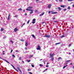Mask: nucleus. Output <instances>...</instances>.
<instances>
[{
    "instance_id": "obj_37",
    "label": "nucleus",
    "mask_w": 74,
    "mask_h": 74,
    "mask_svg": "<svg viewBox=\"0 0 74 74\" xmlns=\"http://www.w3.org/2000/svg\"><path fill=\"white\" fill-rule=\"evenodd\" d=\"M59 1L60 2H62V1H63V0H59Z\"/></svg>"
},
{
    "instance_id": "obj_33",
    "label": "nucleus",
    "mask_w": 74,
    "mask_h": 74,
    "mask_svg": "<svg viewBox=\"0 0 74 74\" xmlns=\"http://www.w3.org/2000/svg\"><path fill=\"white\" fill-rule=\"evenodd\" d=\"M19 60H21V57H20L19 58Z\"/></svg>"
},
{
    "instance_id": "obj_57",
    "label": "nucleus",
    "mask_w": 74,
    "mask_h": 74,
    "mask_svg": "<svg viewBox=\"0 0 74 74\" xmlns=\"http://www.w3.org/2000/svg\"><path fill=\"white\" fill-rule=\"evenodd\" d=\"M36 2H37V1H38V0H36Z\"/></svg>"
},
{
    "instance_id": "obj_45",
    "label": "nucleus",
    "mask_w": 74,
    "mask_h": 74,
    "mask_svg": "<svg viewBox=\"0 0 74 74\" xmlns=\"http://www.w3.org/2000/svg\"><path fill=\"white\" fill-rule=\"evenodd\" d=\"M30 60H27V62H30Z\"/></svg>"
},
{
    "instance_id": "obj_24",
    "label": "nucleus",
    "mask_w": 74,
    "mask_h": 74,
    "mask_svg": "<svg viewBox=\"0 0 74 74\" xmlns=\"http://www.w3.org/2000/svg\"><path fill=\"white\" fill-rule=\"evenodd\" d=\"M4 30V29H3V28H1V32H3Z\"/></svg>"
},
{
    "instance_id": "obj_47",
    "label": "nucleus",
    "mask_w": 74,
    "mask_h": 74,
    "mask_svg": "<svg viewBox=\"0 0 74 74\" xmlns=\"http://www.w3.org/2000/svg\"><path fill=\"white\" fill-rule=\"evenodd\" d=\"M49 66V65H47V66H46V67H48Z\"/></svg>"
},
{
    "instance_id": "obj_21",
    "label": "nucleus",
    "mask_w": 74,
    "mask_h": 74,
    "mask_svg": "<svg viewBox=\"0 0 74 74\" xmlns=\"http://www.w3.org/2000/svg\"><path fill=\"white\" fill-rule=\"evenodd\" d=\"M18 11H22V8H20L18 9Z\"/></svg>"
},
{
    "instance_id": "obj_58",
    "label": "nucleus",
    "mask_w": 74,
    "mask_h": 74,
    "mask_svg": "<svg viewBox=\"0 0 74 74\" xmlns=\"http://www.w3.org/2000/svg\"><path fill=\"white\" fill-rule=\"evenodd\" d=\"M47 64H49V63L47 62Z\"/></svg>"
},
{
    "instance_id": "obj_53",
    "label": "nucleus",
    "mask_w": 74,
    "mask_h": 74,
    "mask_svg": "<svg viewBox=\"0 0 74 74\" xmlns=\"http://www.w3.org/2000/svg\"><path fill=\"white\" fill-rule=\"evenodd\" d=\"M27 70H28V71H30L31 70L30 69H28Z\"/></svg>"
},
{
    "instance_id": "obj_43",
    "label": "nucleus",
    "mask_w": 74,
    "mask_h": 74,
    "mask_svg": "<svg viewBox=\"0 0 74 74\" xmlns=\"http://www.w3.org/2000/svg\"><path fill=\"white\" fill-rule=\"evenodd\" d=\"M32 67H34V65L32 64Z\"/></svg>"
},
{
    "instance_id": "obj_36",
    "label": "nucleus",
    "mask_w": 74,
    "mask_h": 74,
    "mask_svg": "<svg viewBox=\"0 0 74 74\" xmlns=\"http://www.w3.org/2000/svg\"><path fill=\"white\" fill-rule=\"evenodd\" d=\"M36 23V22L34 21L32 22V23H33V24L34 23Z\"/></svg>"
},
{
    "instance_id": "obj_31",
    "label": "nucleus",
    "mask_w": 74,
    "mask_h": 74,
    "mask_svg": "<svg viewBox=\"0 0 74 74\" xmlns=\"http://www.w3.org/2000/svg\"><path fill=\"white\" fill-rule=\"evenodd\" d=\"M62 59V58L61 57H59L58 58V59Z\"/></svg>"
},
{
    "instance_id": "obj_15",
    "label": "nucleus",
    "mask_w": 74,
    "mask_h": 74,
    "mask_svg": "<svg viewBox=\"0 0 74 74\" xmlns=\"http://www.w3.org/2000/svg\"><path fill=\"white\" fill-rule=\"evenodd\" d=\"M58 9H59V11H60L61 10H62V9L58 7Z\"/></svg>"
},
{
    "instance_id": "obj_29",
    "label": "nucleus",
    "mask_w": 74,
    "mask_h": 74,
    "mask_svg": "<svg viewBox=\"0 0 74 74\" xmlns=\"http://www.w3.org/2000/svg\"><path fill=\"white\" fill-rule=\"evenodd\" d=\"M30 22V20H29L28 22H27V24H29V23Z\"/></svg>"
},
{
    "instance_id": "obj_13",
    "label": "nucleus",
    "mask_w": 74,
    "mask_h": 74,
    "mask_svg": "<svg viewBox=\"0 0 74 74\" xmlns=\"http://www.w3.org/2000/svg\"><path fill=\"white\" fill-rule=\"evenodd\" d=\"M33 55H30L29 57V58H32V57H33Z\"/></svg>"
},
{
    "instance_id": "obj_23",
    "label": "nucleus",
    "mask_w": 74,
    "mask_h": 74,
    "mask_svg": "<svg viewBox=\"0 0 74 74\" xmlns=\"http://www.w3.org/2000/svg\"><path fill=\"white\" fill-rule=\"evenodd\" d=\"M60 42H58V43H56L55 44L56 45H58V44H60Z\"/></svg>"
},
{
    "instance_id": "obj_34",
    "label": "nucleus",
    "mask_w": 74,
    "mask_h": 74,
    "mask_svg": "<svg viewBox=\"0 0 74 74\" xmlns=\"http://www.w3.org/2000/svg\"><path fill=\"white\" fill-rule=\"evenodd\" d=\"M68 10L70 9V7L69 6H68Z\"/></svg>"
},
{
    "instance_id": "obj_20",
    "label": "nucleus",
    "mask_w": 74,
    "mask_h": 74,
    "mask_svg": "<svg viewBox=\"0 0 74 74\" xmlns=\"http://www.w3.org/2000/svg\"><path fill=\"white\" fill-rule=\"evenodd\" d=\"M11 66L13 67V68L14 69H15V67L13 66V65L12 64H11Z\"/></svg>"
},
{
    "instance_id": "obj_2",
    "label": "nucleus",
    "mask_w": 74,
    "mask_h": 74,
    "mask_svg": "<svg viewBox=\"0 0 74 74\" xmlns=\"http://www.w3.org/2000/svg\"><path fill=\"white\" fill-rule=\"evenodd\" d=\"M44 37H46L47 38H49L51 37V36L49 35H46L44 36Z\"/></svg>"
},
{
    "instance_id": "obj_61",
    "label": "nucleus",
    "mask_w": 74,
    "mask_h": 74,
    "mask_svg": "<svg viewBox=\"0 0 74 74\" xmlns=\"http://www.w3.org/2000/svg\"><path fill=\"white\" fill-rule=\"evenodd\" d=\"M73 69H74V66H73Z\"/></svg>"
},
{
    "instance_id": "obj_12",
    "label": "nucleus",
    "mask_w": 74,
    "mask_h": 74,
    "mask_svg": "<svg viewBox=\"0 0 74 74\" xmlns=\"http://www.w3.org/2000/svg\"><path fill=\"white\" fill-rule=\"evenodd\" d=\"M10 14H9V15L8 17V18H7L8 20H9V19H10Z\"/></svg>"
},
{
    "instance_id": "obj_41",
    "label": "nucleus",
    "mask_w": 74,
    "mask_h": 74,
    "mask_svg": "<svg viewBox=\"0 0 74 74\" xmlns=\"http://www.w3.org/2000/svg\"><path fill=\"white\" fill-rule=\"evenodd\" d=\"M66 9H64V11H66Z\"/></svg>"
},
{
    "instance_id": "obj_40",
    "label": "nucleus",
    "mask_w": 74,
    "mask_h": 74,
    "mask_svg": "<svg viewBox=\"0 0 74 74\" xmlns=\"http://www.w3.org/2000/svg\"><path fill=\"white\" fill-rule=\"evenodd\" d=\"M12 51H13V50L12 49H11L10 52V53H12Z\"/></svg>"
},
{
    "instance_id": "obj_19",
    "label": "nucleus",
    "mask_w": 74,
    "mask_h": 74,
    "mask_svg": "<svg viewBox=\"0 0 74 74\" xmlns=\"http://www.w3.org/2000/svg\"><path fill=\"white\" fill-rule=\"evenodd\" d=\"M67 67V65H66V66H64L63 67V69H64V68H65V67Z\"/></svg>"
},
{
    "instance_id": "obj_56",
    "label": "nucleus",
    "mask_w": 74,
    "mask_h": 74,
    "mask_svg": "<svg viewBox=\"0 0 74 74\" xmlns=\"http://www.w3.org/2000/svg\"><path fill=\"white\" fill-rule=\"evenodd\" d=\"M25 25V23H23V25Z\"/></svg>"
},
{
    "instance_id": "obj_35",
    "label": "nucleus",
    "mask_w": 74,
    "mask_h": 74,
    "mask_svg": "<svg viewBox=\"0 0 74 74\" xmlns=\"http://www.w3.org/2000/svg\"><path fill=\"white\" fill-rule=\"evenodd\" d=\"M70 61H71V60H67L66 62H70Z\"/></svg>"
},
{
    "instance_id": "obj_52",
    "label": "nucleus",
    "mask_w": 74,
    "mask_h": 74,
    "mask_svg": "<svg viewBox=\"0 0 74 74\" xmlns=\"http://www.w3.org/2000/svg\"><path fill=\"white\" fill-rule=\"evenodd\" d=\"M51 12L50 11H49L48 12L49 14Z\"/></svg>"
},
{
    "instance_id": "obj_64",
    "label": "nucleus",
    "mask_w": 74,
    "mask_h": 74,
    "mask_svg": "<svg viewBox=\"0 0 74 74\" xmlns=\"http://www.w3.org/2000/svg\"><path fill=\"white\" fill-rule=\"evenodd\" d=\"M20 71L21 73H22V71H21H21Z\"/></svg>"
},
{
    "instance_id": "obj_38",
    "label": "nucleus",
    "mask_w": 74,
    "mask_h": 74,
    "mask_svg": "<svg viewBox=\"0 0 74 74\" xmlns=\"http://www.w3.org/2000/svg\"><path fill=\"white\" fill-rule=\"evenodd\" d=\"M25 50H27V47H25Z\"/></svg>"
},
{
    "instance_id": "obj_27",
    "label": "nucleus",
    "mask_w": 74,
    "mask_h": 74,
    "mask_svg": "<svg viewBox=\"0 0 74 74\" xmlns=\"http://www.w3.org/2000/svg\"><path fill=\"white\" fill-rule=\"evenodd\" d=\"M39 66H41V67L43 66V65L42 64H40Z\"/></svg>"
},
{
    "instance_id": "obj_63",
    "label": "nucleus",
    "mask_w": 74,
    "mask_h": 74,
    "mask_svg": "<svg viewBox=\"0 0 74 74\" xmlns=\"http://www.w3.org/2000/svg\"><path fill=\"white\" fill-rule=\"evenodd\" d=\"M46 71V70H44V71H43L44 72H45V71Z\"/></svg>"
},
{
    "instance_id": "obj_6",
    "label": "nucleus",
    "mask_w": 74,
    "mask_h": 74,
    "mask_svg": "<svg viewBox=\"0 0 74 74\" xmlns=\"http://www.w3.org/2000/svg\"><path fill=\"white\" fill-rule=\"evenodd\" d=\"M18 30L17 29V28L16 27L14 29V31L15 32H16V31H18Z\"/></svg>"
},
{
    "instance_id": "obj_54",
    "label": "nucleus",
    "mask_w": 74,
    "mask_h": 74,
    "mask_svg": "<svg viewBox=\"0 0 74 74\" xmlns=\"http://www.w3.org/2000/svg\"><path fill=\"white\" fill-rule=\"evenodd\" d=\"M35 12H37V10H36L35 11Z\"/></svg>"
},
{
    "instance_id": "obj_18",
    "label": "nucleus",
    "mask_w": 74,
    "mask_h": 74,
    "mask_svg": "<svg viewBox=\"0 0 74 74\" xmlns=\"http://www.w3.org/2000/svg\"><path fill=\"white\" fill-rule=\"evenodd\" d=\"M32 36L33 37H34V38L36 39V37H35V36H34V34L32 35Z\"/></svg>"
},
{
    "instance_id": "obj_26",
    "label": "nucleus",
    "mask_w": 74,
    "mask_h": 74,
    "mask_svg": "<svg viewBox=\"0 0 74 74\" xmlns=\"http://www.w3.org/2000/svg\"><path fill=\"white\" fill-rule=\"evenodd\" d=\"M33 21H36V19H33Z\"/></svg>"
},
{
    "instance_id": "obj_22",
    "label": "nucleus",
    "mask_w": 74,
    "mask_h": 74,
    "mask_svg": "<svg viewBox=\"0 0 74 74\" xmlns=\"http://www.w3.org/2000/svg\"><path fill=\"white\" fill-rule=\"evenodd\" d=\"M60 7H63V8H64V5H61L60 6Z\"/></svg>"
},
{
    "instance_id": "obj_14",
    "label": "nucleus",
    "mask_w": 74,
    "mask_h": 74,
    "mask_svg": "<svg viewBox=\"0 0 74 74\" xmlns=\"http://www.w3.org/2000/svg\"><path fill=\"white\" fill-rule=\"evenodd\" d=\"M51 59L52 61H53L54 59V58H53V57H51Z\"/></svg>"
},
{
    "instance_id": "obj_10",
    "label": "nucleus",
    "mask_w": 74,
    "mask_h": 74,
    "mask_svg": "<svg viewBox=\"0 0 74 74\" xmlns=\"http://www.w3.org/2000/svg\"><path fill=\"white\" fill-rule=\"evenodd\" d=\"M4 60L5 61V62H7V63H8L9 64H10V62H8V61H7V60H5V59H4Z\"/></svg>"
},
{
    "instance_id": "obj_55",
    "label": "nucleus",
    "mask_w": 74,
    "mask_h": 74,
    "mask_svg": "<svg viewBox=\"0 0 74 74\" xmlns=\"http://www.w3.org/2000/svg\"><path fill=\"white\" fill-rule=\"evenodd\" d=\"M70 64H71V65H73V64L72 63H71Z\"/></svg>"
},
{
    "instance_id": "obj_1",
    "label": "nucleus",
    "mask_w": 74,
    "mask_h": 74,
    "mask_svg": "<svg viewBox=\"0 0 74 74\" xmlns=\"http://www.w3.org/2000/svg\"><path fill=\"white\" fill-rule=\"evenodd\" d=\"M26 10H27V11H31L30 14H32L33 12V10L28 9H26Z\"/></svg>"
},
{
    "instance_id": "obj_16",
    "label": "nucleus",
    "mask_w": 74,
    "mask_h": 74,
    "mask_svg": "<svg viewBox=\"0 0 74 74\" xmlns=\"http://www.w3.org/2000/svg\"><path fill=\"white\" fill-rule=\"evenodd\" d=\"M17 69L18 70H19V71H21V70L20 69V68H19V67H17Z\"/></svg>"
},
{
    "instance_id": "obj_51",
    "label": "nucleus",
    "mask_w": 74,
    "mask_h": 74,
    "mask_svg": "<svg viewBox=\"0 0 74 74\" xmlns=\"http://www.w3.org/2000/svg\"><path fill=\"white\" fill-rule=\"evenodd\" d=\"M22 62H23V63H25V62H24V61H22Z\"/></svg>"
},
{
    "instance_id": "obj_42",
    "label": "nucleus",
    "mask_w": 74,
    "mask_h": 74,
    "mask_svg": "<svg viewBox=\"0 0 74 74\" xmlns=\"http://www.w3.org/2000/svg\"><path fill=\"white\" fill-rule=\"evenodd\" d=\"M15 52H19V51H18V50H16Z\"/></svg>"
},
{
    "instance_id": "obj_46",
    "label": "nucleus",
    "mask_w": 74,
    "mask_h": 74,
    "mask_svg": "<svg viewBox=\"0 0 74 74\" xmlns=\"http://www.w3.org/2000/svg\"><path fill=\"white\" fill-rule=\"evenodd\" d=\"M15 70L17 72H18V70H16V69H15Z\"/></svg>"
},
{
    "instance_id": "obj_30",
    "label": "nucleus",
    "mask_w": 74,
    "mask_h": 74,
    "mask_svg": "<svg viewBox=\"0 0 74 74\" xmlns=\"http://www.w3.org/2000/svg\"><path fill=\"white\" fill-rule=\"evenodd\" d=\"M71 45H72L71 44H70L69 45V47H70L71 46Z\"/></svg>"
},
{
    "instance_id": "obj_60",
    "label": "nucleus",
    "mask_w": 74,
    "mask_h": 74,
    "mask_svg": "<svg viewBox=\"0 0 74 74\" xmlns=\"http://www.w3.org/2000/svg\"><path fill=\"white\" fill-rule=\"evenodd\" d=\"M69 55H71V53H69Z\"/></svg>"
},
{
    "instance_id": "obj_25",
    "label": "nucleus",
    "mask_w": 74,
    "mask_h": 74,
    "mask_svg": "<svg viewBox=\"0 0 74 74\" xmlns=\"http://www.w3.org/2000/svg\"><path fill=\"white\" fill-rule=\"evenodd\" d=\"M73 0H68V1H73Z\"/></svg>"
},
{
    "instance_id": "obj_50",
    "label": "nucleus",
    "mask_w": 74,
    "mask_h": 74,
    "mask_svg": "<svg viewBox=\"0 0 74 74\" xmlns=\"http://www.w3.org/2000/svg\"><path fill=\"white\" fill-rule=\"evenodd\" d=\"M29 74H32V73L31 72H29Z\"/></svg>"
},
{
    "instance_id": "obj_48",
    "label": "nucleus",
    "mask_w": 74,
    "mask_h": 74,
    "mask_svg": "<svg viewBox=\"0 0 74 74\" xmlns=\"http://www.w3.org/2000/svg\"><path fill=\"white\" fill-rule=\"evenodd\" d=\"M53 22H55V23L57 22V21H53Z\"/></svg>"
},
{
    "instance_id": "obj_7",
    "label": "nucleus",
    "mask_w": 74,
    "mask_h": 74,
    "mask_svg": "<svg viewBox=\"0 0 74 74\" xmlns=\"http://www.w3.org/2000/svg\"><path fill=\"white\" fill-rule=\"evenodd\" d=\"M45 13L44 12H43L40 15V16H42Z\"/></svg>"
},
{
    "instance_id": "obj_44",
    "label": "nucleus",
    "mask_w": 74,
    "mask_h": 74,
    "mask_svg": "<svg viewBox=\"0 0 74 74\" xmlns=\"http://www.w3.org/2000/svg\"><path fill=\"white\" fill-rule=\"evenodd\" d=\"M18 15H15L14 16V17H18Z\"/></svg>"
},
{
    "instance_id": "obj_4",
    "label": "nucleus",
    "mask_w": 74,
    "mask_h": 74,
    "mask_svg": "<svg viewBox=\"0 0 74 74\" xmlns=\"http://www.w3.org/2000/svg\"><path fill=\"white\" fill-rule=\"evenodd\" d=\"M51 6H52V5H51V4H50L48 6V8H51Z\"/></svg>"
},
{
    "instance_id": "obj_62",
    "label": "nucleus",
    "mask_w": 74,
    "mask_h": 74,
    "mask_svg": "<svg viewBox=\"0 0 74 74\" xmlns=\"http://www.w3.org/2000/svg\"><path fill=\"white\" fill-rule=\"evenodd\" d=\"M42 60V59H41L40 60V61H41V60Z\"/></svg>"
},
{
    "instance_id": "obj_59",
    "label": "nucleus",
    "mask_w": 74,
    "mask_h": 74,
    "mask_svg": "<svg viewBox=\"0 0 74 74\" xmlns=\"http://www.w3.org/2000/svg\"><path fill=\"white\" fill-rule=\"evenodd\" d=\"M73 7H74V5H72Z\"/></svg>"
},
{
    "instance_id": "obj_8",
    "label": "nucleus",
    "mask_w": 74,
    "mask_h": 74,
    "mask_svg": "<svg viewBox=\"0 0 74 74\" xmlns=\"http://www.w3.org/2000/svg\"><path fill=\"white\" fill-rule=\"evenodd\" d=\"M32 8H33V7H28L27 9H28V10H30V9H32Z\"/></svg>"
},
{
    "instance_id": "obj_32",
    "label": "nucleus",
    "mask_w": 74,
    "mask_h": 74,
    "mask_svg": "<svg viewBox=\"0 0 74 74\" xmlns=\"http://www.w3.org/2000/svg\"><path fill=\"white\" fill-rule=\"evenodd\" d=\"M12 56H13V58H15V55H12Z\"/></svg>"
},
{
    "instance_id": "obj_28",
    "label": "nucleus",
    "mask_w": 74,
    "mask_h": 74,
    "mask_svg": "<svg viewBox=\"0 0 74 74\" xmlns=\"http://www.w3.org/2000/svg\"><path fill=\"white\" fill-rule=\"evenodd\" d=\"M10 42L12 43V44H13L14 43V42L12 40H11Z\"/></svg>"
},
{
    "instance_id": "obj_39",
    "label": "nucleus",
    "mask_w": 74,
    "mask_h": 74,
    "mask_svg": "<svg viewBox=\"0 0 74 74\" xmlns=\"http://www.w3.org/2000/svg\"><path fill=\"white\" fill-rule=\"evenodd\" d=\"M21 41H24V40L23 39H21Z\"/></svg>"
},
{
    "instance_id": "obj_9",
    "label": "nucleus",
    "mask_w": 74,
    "mask_h": 74,
    "mask_svg": "<svg viewBox=\"0 0 74 74\" xmlns=\"http://www.w3.org/2000/svg\"><path fill=\"white\" fill-rule=\"evenodd\" d=\"M25 45L26 47H27V45H28L27 42V41H25Z\"/></svg>"
},
{
    "instance_id": "obj_3",
    "label": "nucleus",
    "mask_w": 74,
    "mask_h": 74,
    "mask_svg": "<svg viewBox=\"0 0 74 74\" xmlns=\"http://www.w3.org/2000/svg\"><path fill=\"white\" fill-rule=\"evenodd\" d=\"M37 50H40L41 49V47L40 45H38V47L37 48Z\"/></svg>"
},
{
    "instance_id": "obj_11",
    "label": "nucleus",
    "mask_w": 74,
    "mask_h": 74,
    "mask_svg": "<svg viewBox=\"0 0 74 74\" xmlns=\"http://www.w3.org/2000/svg\"><path fill=\"white\" fill-rule=\"evenodd\" d=\"M57 13H58V12H52L51 14H57Z\"/></svg>"
},
{
    "instance_id": "obj_17",
    "label": "nucleus",
    "mask_w": 74,
    "mask_h": 74,
    "mask_svg": "<svg viewBox=\"0 0 74 74\" xmlns=\"http://www.w3.org/2000/svg\"><path fill=\"white\" fill-rule=\"evenodd\" d=\"M64 37V36L63 35L61 36L60 37H61V38H63V37Z\"/></svg>"
},
{
    "instance_id": "obj_5",
    "label": "nucleus",
    "mask_w": 74,
    "mask_h": 74,
    "mask_svg": "<svg viewBox=\"0 0 74 74\" xmlns=\"http://www.w3.org/2000/svg\"><path fill=\"white\" fill-rule=\"evenodd\" d=\"M54 55V54H52V53H51L50 54V56L51 57V58H52V57H53V56Z\"/></svg>"
},
{
    "instance_id": "obj_49",
    "label": "nucleus",
    "mask_w": 74,
    "mask_h": 74,
    "mask_svg": "<svg viewBox=\"0 0 74 74\" xmlns=\"http://www.w3.org/2000/svg\"><path fill=\"white\" fill-rule=\"evenodd\" d=\"M27 13H25V16H26V15H27Z\"/></svg>"
}]
</instances>
